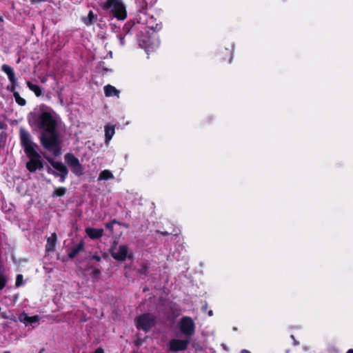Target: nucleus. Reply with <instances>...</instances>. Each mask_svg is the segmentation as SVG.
Listing matches in <instances>:
<instances>
[{
    "mask_svg": "<svg viewBox=\"0 0 353 353\" xmlns=\"http://www.w3.org/2000/svg\"><path fill=\"white\" fill-rule=\"evenodd\" d=\"M13 95H14L16 102L19 105H20L21 106L26 105V100L20 97V94H19V92H14Z\"/></svg>",
    "mask_w": 353,
    "mask_h": 353,
    "instance_id": "4be33fe9",
    "label": "nucleus"
},
{
    "mask_svg": "<svg viewBox=\"0 0 353 353\" xmlns=\"http://www.w3.org/2000/svg\"><path fill=\"white\" fill-rule=\"evenodd\" d=\"M1 70L7 74L8 79L12 85H15L17 79L12 68L8 65L4 64L1 66Z\"/></svg>",
    "mask_w": 353,
    "mask_h": 353,
    "instance_id": "f8f14e48",
    "label": "nucleus"
},
{
    "mask_svg": "<svg viewBox=\"0 0 353 353\" xmlns=\"http://www.w3.org/2000/svg\"><path fill=\"white\" fill-rule=\"evenodd\" d=\"M20 141L26 154L30 157H39L37 152V145L32 140L30 134L24 128L19 130Z\"/></svg>",
    "mask_w": 353,
    "mask_h": 353,
    "instance_id": "7ed1b4c3",
    "label": "nucleus"
},
{
    "mask_svg": "<svg viewBox=\"0 0 353 353\" xmlns=\"http://www.w3.org/2000/svg\"><path fill=\"white\" fill-rule=\"evenodd\" d=\"M47 160L51 164V165L57 170L56 172H58V176L60 177V181L61 183L64 182L68 174V170L66 166L61 162L54 161L49 158H48Z\"/></svg>",
    "mask_w": 353,
    "mask_h": 353,
    "instance_id": "6e6552de",
    "label": "nucleus"
},
{
    "mask_svg": "<svg viewBox=\"0 0 353 353\" xmlns=\"http://www.w3.org/2000/svg\"><path fill=\"white\" fill-rule=\"evenodd\" d=\"M92 259H95L97 261H101V257L99 256H98V255H96V254L92 256Z\"/></svg>",
    "mask_w": 353,
    "mask_h": 353,
    "instance_id": "7c9ffc66",
    "label": "nucleus"
},
{
    "mask_svg": "<svg viewBox=\"0 0 353 353\" xmlns=\"http://www.w3.org/2000/svg\"><path fill=\"white\" fill-rule=\"evenodd\" d=\"M66 192V188L60 187L56 188L52 194V196H63Z\"/></svg>",
    "mask_w": 353,
    "mask_h": 353,
    "instance_id": "412c9836",
    "label": "nucleus"
},
{
    "mask_svg": "<svg viewBox=\"0 0 353 353\" xmlns=\"http://www.w3.org/2000/svg\"><path fill=\"white\" fill-rule=\"evenodd\" d=\"M105 95L108 97H117L119 96V91L114 86L111 85H107L104 87Z\"/></svg>",
    "mask_w": 353,
    "mask_h": 353,
    "instance_id": "dca6fc26",
    "label": "nucleus"
},
{
    "mask_svg": "<svg viewBox=\"0 0 353 353\" xmlns=\"http://www.w3.org/2000/svg\"><path fill=\"white\" fill-rule=\"evenodd\" d=\"M110 252L114 259L123 261L128 256V248L125 245H120L118 247L114 245L112 247Z\"/></svg>",
    "mask_w": 353,
    "mask_h": 353,
    "instance_id": "0eeeda50",
    "label": "nucleus"
},
{
    "mask_svg": "<svg viewBox=\"0 0 353 353\" xmlns=\"http://www.w3.org/2000/svg\"><path fill=\"white\" fill-rule=\"evenodd\" d=\"M135 322L138 330L148 332L155 325L156 317L152 314L145 313L138 316Z\"/></svg>",
    "mask_w": 353,
    "mask_h": 353,
    "instance_id": "20e7f679",
    "label": "nucleus"
},
{
    "mask_svg": "<svg viewBox=\"0 0 353 353\" xmlns=\"http://www.w3.org/2000/svg\"><path fill=\"white\" fill-rule=\"evenodd\" d=\"M94 272L97 275H99L100 274V271L98 270H95Z\"/></svg>",
    "mask_w": 353,
    "mask_h": 353,
    "instance_id": "f704fd0d",
    "label": "nucleus"
},
{
    "mask_svg": "<svg viewBox=\"0 0 353 353\" xmlns=\"http://www.w3.org/2000/svg\"><path fill=\"white\" fill-rule=\"evenodd\" d=\"M119 41H120V44L121 46H123L124 45V38L121 36H119Z\"/></svg>",
    "mask_w": 353,
    "mask_h": 353,
    "instance_id": "473e14b6",
    "label": "nucleus"
},
{
    "mask_svg": "<svg viewBox=\"0 0 353 353\" xmlns=\"http://www.w3.org/2000/svg\"><path fill=\"white\" fill-rule=\"evenodd\" d=\"M155 20L153 17H151L148 21H146L147 28L154 30V31H159L162 28L161 23H154Z\"/></svg>",
    "mask_w": 353,
    "mask_h": 353,
    "instance_id": "f3484780",
    "label": "nucleus"
},
{
    "mask_svg": "<svg viewBox=\"0 0 353 353\" xmlns=\"http://www.w3.org/2000/svg\"><path fill=\"white\" fill-rule=\"evenodd\" d=\"M88 17H89V19H90V23H91L92 22V19L94 17V14L92 11H90L88 14Z\"/></svg>",
    "mask_w": 353,
    "mask_h": 353,
    "instance_id": "c756f323",
    "label": "nucleus"
},
{
    "mask_svg": "<svg viewBox=\"0 0 353 353\" xmlns=\"http://www.w3.org/2000/svg\"><path fill=\"white\" fill-rule=\"evenodd\" d=\"M28 121L31 127L41 131L40 141L43 147L54 156H59L65 126L56 112L50 107L41 105L29 113Z\"/></svg>",
    "mask_w": 353,
    "mask_h": 353,
    "instance_id": "f257e3e1",
    "label": "nucleus"
},
{
    "mask_svg": "<svg viewBox=\"0 0 353 353\" xmlns=\"http://www.w3.org/2000/svg\"><path fill=\"white\" fill-rule=\"evenodd\" d=\"M157 232L158 233H161V234L164 235V236H167V235H169L170 233L168 232H161L159 230H157Z\"/></svg>",
    "mask_w": 353,
    "mask_h": 353,
    "instance_id": "72a5a7b5",
    "label": "nucleus"
},
{
    "mask_svg": "<svg viewBox=\"0 0 353 353\" xmlns=\"http://www.w3.org/2000/svg\"><path fill=\"white\" fill-rule=\"evenodd\" d=\"M136 3L143 9L145 8L148 6L147 0H136Z\"/></svg>",
    "mask_w": 353,
    "mask_h": 353,
    "instance_id": "393cba45",
    "label": "nucleus"
},
{
    "mask_svg": "<svg viewBox=\"0 0 353 353\" xmlns=\"http://www.w3.org/2000/svg\"><path fill=\"white\" fill-rule=\"evenodd\" d=\"M57 241V234L55 232L52 233L50 236L47 239L46 249L47 251H53L54 250Z\"/></svg>",
    "mask_w": 353,
    "mask_h": 353,
    "instance_id": "2eb2a0df",
    "label": "nucleus"
},
{
    "mask_svg": "<svg viewBox=\"0 0 353 353\" xmlns=\"http://www.w3.org/2000/svg\"><path fill=\"white\" fill-rule=\"evenodd\" d=\"M114 179V175L109 170H105L102 171L99 176V180H108Z\"/></svg>",
    "mask_w": 353,
    "mask_h": 353,
    "instance_id": "a211bd4d",
    "label": "nucleus"
},
{
    "mask_svg": "<svg viewBox=\"0 0 353 353\" xmlns=\"http://www.w3.org/2000/svg\"><path fill=\"white\" fill-rule=\"evenodd\" d=\"M190 343L189 339H172L168 343L169 350L172 352L183 351Z\"/></svg>",
    "mask_w": 353,
    "mask_h": 353,
    "instance_id": "1a4fd4ad",
    "label": "nucleus"
},
{
    "mask_svg": "<svg viewBox=\"0 0 353 353\" xmlns=\"http://www.w3.org/2000/svg\"><path fill=\"white\" fill-rule=\"evenodd\" d=\"M27 85L31 91L34 92L36 96L39 97L41 94V89L39 85L33 84L30 81H27Z\"/></svg>",
    "mask_w": 353,
    "mask_h": 353,
    "instance_id": "6ab92c4d",
    "label": "nucleus"
},
{
    "mask_svg": "<svg viewBox=\"0 0 353 353\" xmlns=\"http://www.w3.org/2000/svg\"><path fill=\"white\" fill-rule=\"evenodd\" d=\"M241 352L242 353H250L249 351L245 350H243Z\"/></svg>",
    "mask_w": 353,
    "mask_h": 353,
    "instance_id": "e433bc0d",
    "label": "nucleus"
},
{
    "mask_svg": "<svg viewBox=\"0 0 353 353\" xmlns=\"http://www.w3.org/2000/svg\"><path fill=\"white\" fill-rule=\"evenodd\" d=\"M99 3L103 10L111 12L118 19H125V7L121 0H99Z\"/></svg>",
    "mask_w": 353,
    "mask_h": 353,
    "instance_id": "f03ea898",
    "label": "nucleus"
},
{
    "mask_svg": "<svg viewBox=\"0 0 353 353\" xmlns=\"http://www.w3.org/2000/svg\"><path fill=\"white\" fill-rule=\"evenodd\" d=\"M47 170L49 174H53L55 176H58V172L52 170L51 168H48Z\"/></svg>",
    "mask_w": 353,
    "mask_h": 353,
    "instance_id": "c85d7f7f",
    "label": "nucleus"
},
{
    "mask_svg": "<svg viewBox=\"0 0 353 353\" xmlns=\"http://www.w3.org/2000/svg\"><path fill=\"white\" fill-rule=\"evenodd\" d=\"M85 232L90 238L96 239H99L103 236V230L101 228H87L85 229Z\"/></svg>",
    "mask_w": 353,
    "mask_h": 353,
    "instance_id": "9b49d317",
    "label": "nucleus"
},
{
    "mask_svg": "<svg viewBox=\"0 0 353 353\" xmlns=\"http://www.w3.org/2000/svg\"><path fill=\"white\" fill-rule=\"evenodd\" d=\"M30 316L25 312H22L19 316L20 322L24 323L26 326L29 325Z\"/></svg>",
    "mask_w": 353,
    "mask_h": 353,
    "instance_id": "aec40b11",
    "label": "nucleus"
},
{
    "mask_svg": "<svg viewBox=\"0 0 353 353\" xmlns=\"http://www.w3.org/2000/svg\"><path fill=\"white\" fill-rule=\"evenodd\" d=\"M148 272L149 266L147 264L141 265V268L138 270L139 273L144 275H147L148 274Z\"/></svg>",
    "mask_w": 353,
    "mask_h": 353,
    "instance_id": "5701e85b",
    "label": "nucleus"
},
{
    "mask_svg": "<svg viewBox=\"0 0 353 353\" xmlns=\"http://www.w3.org/2000/svg\"><path fill=\"white\" fill-rule=\"evenodd\" d=\"M347 353H353V350H349Z\"/></svg>",
    "mask_w": 353,
    "mask_h": 353,
    "instance_id": "4c0bfd02",
    "label": "nucleus"
},
{
    "mask_svg": "<svg viewBox=\"0 0 353 353\" xmlns=\"http://www.w3.org/2000/svg\"><path fill=\"white\" fill-rule=\"evenodd\" d=\"M39 320H40V318H39V316L38 315L30 316L29 325L37 323V322L39 321Z\"/></svg>",
    "mask_w": 353,
    "mask_h": 353,
    "instance_id": "a878e982",
    "label": "nucleus"
},
{
    "mask_svg": "<svg viewBox=\"0 0 353 353\" xmlns=\"http://www.w3.org/2000/svg\"><path fill=\"white\" fill-rule=\"evenodd\" d=\"M7 278L6 276L0 272V290H2L6 285Z\"/></svg>",
    "mask_w": 353,
    "mask_h": 353,
    "instance_id": "b1692460",
    "label": "nucleus"
},
{
    "mask_svg": "<svg viewBox=\"0 0 353 353\" xmlns=\"http://www.w3.org/2000/svg\"><path fill=\"white\" fill-rule=\"evenodd\" d=\"M84 249V243L83 241H81L74 248H72L69 253L68 256L71 259L74 258L76 256H77L79 252H82Z\"/></svg>",
    "mask_w": 353,
    "mask_h": 353,
    "instance_id": "4468645a",
    "label": "nucleus"
},
{
    "mask_svg": "<svg viewBox=\"0 0 353 353\" xmlns=\"http://www.w3.org/2000/svg\"><path fill=\"white\" fill-rule=\"evenodd\" d=\"M114 126L107 125L105 126V143L108 145L110 141L114 134Z\"/></svg>",
    "mask_w": 353,
    "mask_h": 353,
    "instance_id": "ddd939ff",
    "label": "nucleus"
},
{
    "mask_svg": "<svg viewBox=\"0 0 353 353\" xmlns=\"http://www.w3.org/2000/svg\"><path fill=\"white\" fill-rule=\"evenodd\" d=\"M3 353H10L9 351H6Z\"/></svg>",
    "mask_w": 353,
    "mask_h": 353,
    "instance_id": "ea45409f",
    "label": "nucleus"
},
{
    "mask_svg": "<svg viewBox=\"0 0 353 353\" xmlns=\"http://www.w3.org/2000/svg\"><path fill=\"white\" fill-rule=\"evenodd\" d=\"M93 353H103L102 348H97Z\"/></svg>",
    "mask_w": 353,
    "mask_h": 353,
    "instance_id": "2f4dec72",
    "label": "nucleus"
},
{
    "mask_svg": "<svg viewBox=\"0 0 353 353\" xmlns=\"http://www.w3.org/2000/svg\"><path fill=\"white\" fill-rule=\"evenodd\" d=\"M23 284V275L18 274L16 279V286L19 287Z\"/></svg>",
    "mask_w": 353,
    "mask_h": 353,
    "instance_id": "bb28decb",
    "label": "nucleus"
},
{
    "mask_svg": "<svg viewBox=\"0 0 353 353\" xmlns=\"http://www.w3.org/2000/svg\"><path fill=\"white\" fill-rule=\"evenodd\" d=\"M65 163L70 166L72 172L77 176H81L83 173V169L79 159L72 154L68 153L65 155Z\"/></svg>",
    "mask_w": 353,
    "mask_h": 353,
    "instance_id": "423d86ee",
    "label": "nucleus"
},
{
    "mask_svg": "<svg viewBox=\"0 0 353 353\" xmlns=\"http://www.w3.org/2000/svg\"><path fill=\"white\" fill-rule=\"evenodd\" d=\"M117 223V221L115 220H113L112 222H110V223H107L105 224V227L109 229L111 232L113 231V223Z\"/></svg>",
    "mask_w": 353,
    "mask_h": 353,
    "instance_id": "cd10ccee",
    "label": "nucleus"
},
{
    "mask_svg": "<svg viewBox=\"0 0 353 353\" xmlns=\"http://www.w3.org/2000/svg\"><path fill=\"white\" fill-rule=\"evenodd\" d=\"M37 158L32 157L30 161L27 163L26 168L30 172H35L37 170L42 168V163Z\"/></svg>",
    "mask_w": 353,
    "mask_h": 353,
    "instance_id": "9d476101",
    "label": "nucleus"
},
{
    "mask_svg": "<svg viewBox=\"0 0 353 353\" xmlns=\"http://www.w3.org/2000/svg\"><path fill=\"white\" fill-rule=\"evenodd\" d=\"M3 21V19L0 17V22Z\"/></svg>",
    "mask_w": 353,
    "mask_h": 353,
    "instance_id": "58836bf2",
    "label": "nucleus"
},
{
    "mask_svg": "<svg viewBox=\"0 0 353 353\" xmlns=\"http://www.w3.org/2000/svg\"><path fill=\"white\" fill-rule=\"evenodd\" d=\"M208 315H209L210 316H212V310H210V311L208 312Z\"/></svg>",
    "mask_w": 353,
    "mask_h": 353,
    "instance_id": "c9c22d12",
    "label": "nucleus"
},
{
    "mask_svg": "<svg viewBox=\"0 0 353 353\" xmlns=\"http://www.w3.org/2000/svg\"><path fill=\"white\" fill-rule=\"evenodd\" d=\"M180 331L186 337H191L195 332V324L192 319L190 316L182 317L179 322Z\"/></svg>",
    "mask_w": 353,
    "mask_h": 353,
    "instance_id": "39448f33",
    "label": "nucleus"
}]
</instances>
